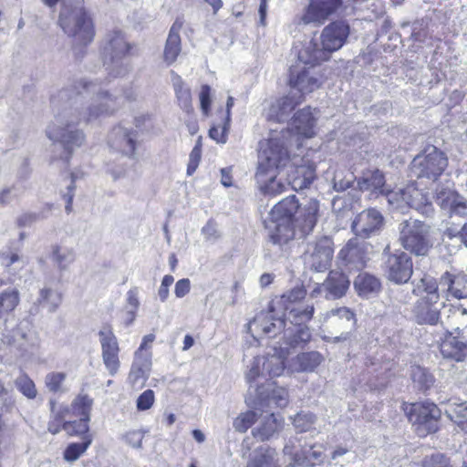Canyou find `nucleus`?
<instances>
[{
  "label": "nucleus",
  "instance_id": "f257e3e1",
  "mask_svg": "<svg viewBox=\"0 0 467 467\" xmlns=\"http://www.w3.org/2000/svg\"><path fill=\"white\" fill-rule=\"evenodd\" d=\"M76 88V94L68 97V104L47 130V136L54 141L53 158L65 162L85 141V134L77 126L81 121L89 123L112 114L119 97L104 89L102 83L97 81L81 80Z\"/></svg>",
  "mask_w": 467,
  "mask_h": 467
},
{
  "label": "nucleus",
  "instance_id": "f03ea898",
  "mask_svg": "<svg viewBox=\"0 0 467 467\" xmlns=\"http://www.w3.org/2000/svg\"><path fill=\"white\" fill-rule=\"evenodd\" d=\"M319 202L304 199L299 202L295 195L275 204L269 214L270 238L274 244H287L297 234L303 237L314 229L318 216Z\"/></svg>",
  "mask_w": 467,
  "mask_h": 467
},
{
  "label": "nucleus",
  "instance_id": "7ed1b4c3",
  "mask_svg": "<svg viewBox=\"0 0 467 467\" xmlns=\"http://www.w3.org/2000/svg\"><path fill=\"white\" fill-rule=\"evenodd\" d=\"M349 34L348 26L342 22H332L322 31L321 47L310 41L298 54V59L304 64H318L328 58V54L338 50L346 42Z\"/></svg>",
  "mask_w": 467,
  "mask_h": 467
},
{
  "label": "nucleus",
  "instance_id": "20e7f679",
  "mask_svg": "<svg viewBox=\"0 0 467 467\" xmlns=\"http://www.w3.org/2000/svg\"><path fill=\"white\" fill-rule=\"evenodd\" d=\"M288 136L290 131L283 130L271 135L267 140L260 142L255 178L262 182L265 174L276 172L290 162L287 150Z\"/></svg>",
  "mask_w": 467,
  "mask_h": 467
},
{
  "label": "nucleus",
  "instance_id": "39448f33",
  "mask_svg": "<svg viewBox=\"0 0 467 467\" xmlns=\"http://www.w3.org/2000/svg\"><path fill=\"white\" fill-rule=\"evenodd\" d=\"M58 24L63 31L79 45L86 46L94 37L92 19L80 0H77L74 5L63 0Z\"/></svg>",
  "mask_w": 467,
  "mask_h": 467
},
{
  "label": "nucleus",
  "instance_id": "423d86ee",
  "mask_svg": "<svg viewBox=\"0 0 467 467\" xmlns=\"http://www.w3.org/2000/svg\"><path fill=\"white\" fill-rule=\"evenodd\" d=\"M431 227L425 223L410 218L399 224V241L402 247L411 254L426 255L432 247L430 236Z\"/></svg>",
  "mask_w": 467,
  "mask_h": 467
},
{
  "label": "nucleus",
  "instance_id": "0eeeda50",
  "mask_svg": "<svg viewBox=\"0 0 467 467\" xmlns=\"http://www.w3.org/2000/svg\"><path fill=\"white\" fill-rule=\"evenodd\" d=\"M448 167L445 152L436 146L429 145L411 162V171L417 178L437 181Z\"/></svg>",
  "mask_w": 467,
  "mask_h": 467
},
{
  "label": "nucleus",
  "instance_id": "6e6552de",
  "mask_svg": "<svg viewBox=\"0 0 467 467\" xmlns=\"http://www.w3.org/2000/svg\"><path fill=\"white\" fill-rule=\"evenodd\" d=\"M286 355L287 353L283 348H275L273 353L254 358L246 373V379L250 384L249 390L253 388L252 383L258 379L275 378L283 375L285 369L287 368L285 365Z\"/></svg>",
  "mask_w": 467,
  "mask_h": 467
},
{
  "label": "nucleus",
  "instance_id": "1a4fd4ad",
  "mask_svg": "<svg viewBox=\"0 0 467 467\" xmlns=\"http://www.w3.org/2000/svg\"><path fill=\"white\" fill-rule=\"evenodd\" d=\"M154 340V334L144 336L139 348L134 353L128 376V382L133 389L142 388L150 377L152 365L151 348Z\"/></svg>",
  "mask_w": 467,
  "mask_h": 467
},
{
  "label": "nucleus",
  "instance_id": "9d476101",
  "mask_svg": "<svg viewBox=\"0 0 467 467\" xmlns=\"http://www.w3.org/2000/svg\"><path fill=\"white\" fill-rule=\"evenodd\" d=\"M406 413L419 436L424 437L438 430L441 410L434 403H413L406 410Z\"/></svg>",
  "mask_w": 467,
  "mask_h": 467
},
{
  "label": "nucleus",
  "instance_id": "9b49d317",
  "mask_svg": "<svg viewBox=\"0 0 467 467\" xmlns=\"http://www.w3.org/2000/svg\"><path fill=\"white\" fill-rule=\"evenodd\" d=\"M333 253L332 240L326 236L321 237L307 244L304 254V262L311 270L324 272L330 266Z\"/></svg>",
  "mask_w": 467,
  "mask_h": 467
},
{
  "label": "nucleus",
  "instance_id": "f8f14e48",
  "mask_svg": "<svg viewBox=\"0 0 467 467\" xmlns=\"http://www.w3.org/2000/svg\"><path fill=\"white\" fill-rule=\"evenodd\" d=\"M384 223L385 220L381 213L375 208H369L355 216L351 223V230L357 237L368 239L382 231Z\"/></svg>",
  "mask_w": 467,
  "mask_h": 467
},
{
  "label": "nucleus",
  "instance_id": "ddd939ff",
  "mask_svg": "<svg viewBox=\"0 0 467 467\" xmlns=\"http://www.w3.org/2000/svg\"><path fill=\"white\" fill-rule=\"evenodd\" d=\"M306 66L307 64H305ZM298 70L291 71L289 84L295 92L303 99L306 94L311 93L321 86L323 76L315 68L316 64H309Z\"/></svg>",
  "mask_w": 467,
  "mask_h": 467
},
{
  "label": "nucleus",
  "instance_id": "4468645a",
  "mask_svg": "<svg viewBox=\"0 0 467 467\" xmlns=\"http://www.w3.org/2000/svg\"><path fill=\"white\" fill-rule=\"evenodd\" d=\"M103 364L110 376H115L120 368L119 342L109 327L99 332Z\"/></svg>",
  "mask_w": 467,
  "mask_h": 467
},
{
  "label": "nucleus",
  "instance_id": "2eb2a0df",
  "mask_svg": "<svg viewBox=\"0 0 467 467\" xmlns=\"http://www.w3.org/2000/svg\"><path fill=\"white\" fill-rule=\"evenodd\" d=\"M413 273L412 262L405 252L389 254L385 261V274L389 280L396 284L407 283Z\"/></svg>",
  "mask_w": 467,
  "mask_h": 467
},
{
  "label": "nucleus",
  "instance_id": "dca6fc26",
  "mask_svg": "<svg viewBox=\"0 0 467 467\" xmlns=\"http://www.w3.org/2000/svg\"><path fill=\"white\" fill-rule=\"evenodd\" d=\"M274 308L269 306L267 312H260L248 324V330L253 337L257 339L264 336L275 337L285 327V320L281 317H275Z\"/></svg>",
  "mask_w": 467,
  "mask_h": 467
},
{
  "label": "nucleus",
  "instance_id": "f3484780",
  "mask_svg": "<svg viewBox=\"0 0 467 467\" xmlns=\"http://www.w3.org/2000/svg\"><path fill=\"white\" fill-rule=\"evenodd\" d=\"M350 281L342 272L330 271L322 284H317L311 292L312 297L324 294L327 299H338L344 296L349 287Z\"/></svg>",
  "mask_w": 467,
  "mask_h": 467
},
{
  "label": "nucleus",
  "instance_id": "a211bd4d",
  "mask_svg": "<svg viewBox=\"0 0 467 467\" xmlns=\"http://www.w3.org/2000/svg\"><path fill=\"white\" fill-rule=\"evenodd\" d=\"M342 6L341 0H310L301 16L304 24H324L332 15L337 13Z\"/></svg>",
  "mask_w": 467,
  "mask_h": 467
},
{
  "label": "nucleus",
  "instance_id": "6ab92c4d",
  "mask_svg": "<svg viewBox=\"0 0 467 467\" xmlns=\"http://www.w3.org/2000/svg\"><path fill=\"white\" fill-rule=\"evenodd\" d=\"M138 132L123 125L114 127L109 134V147L122 155L132 157L137 147Z\"/></svg>",
  "mask_w": 467,
  "mask_h": 467
},
{
  "label": "nucleus",
  "instance_id": "aec40b11",
  "mask_svg": "<svg viewBox=\"0 0 467 467\" xmlns=\"http://www.w3.org/2000/svg\"><path fill=\"white\" fill-rule=\"evenodd\" d=\"M297 441V438L290 439L283 449L285 455L291 456L292 462L290 464L314 466L323 462L322 446H318L319 450H317V445H313L308 448L304 446L299 452H294L295 444Z\"/></svg>",
  "mask_w": 467,
  "mask_h": 467
},
{
  "label": "nucleus",
  "instance_id": "412c9836",
  "mask_svg": "<svg viewBox=\"0 0 467 467\" xmlns=\"http://www.w3.org/2000/svg\"><path fill=\"white\" fill-rule=\"evenodd\" d=\"M444 303L439 300H428L419 298L412 307V316L419 325L435 326L441 318V309Z\"/></svg>",
  "mask_w": 467,
  "mask_h": 467
},
{
  "label": "nucleus",
  "instance_id": "4be33fe9",
  "mask_svg": "<svg viewBox=\"0 0 467 467\" xmlns=\"http://www.w3.org/2000/svg\"><path fill=\"white\" fill-rule=\"evenodd\" d=\"M301 164L293 162L287 173L288 184L295 190L307 188L316 178V166L308 160H302Z\"/></svg>",
  "mask_w": 467,
  "mask_h": 467
},
{
  "label": "nucleus",
  "instance_id": "5701e85b",
  "mask_svg": "<svg viewBox=\"0 0 467 467\" xmlns=\"http://www.w3.org/2000/svg\"><path fill=\"white\" fill-rule=\"evenodd\" d=\"M256 402L259 405H271L285 408L289 403V394L285 388L275 386L274 382H267L266 385L256 386Z\"/></svg>",
  "mask_w": 467,
  "mask_h": 467
},
{
  "label": "nucleus",
  "instance_id": "b1692460",
  "mask_svg": "<svg viewBox=\"0 0 467 467\" xmlns=\"http://www.w3.org/2000/svg\"><path fill=\"white\" fill-rule=\"evenodd\" d=\"M440 349L444 358L461 362L467 358V341L459 334L454 336L448 332L441 343Z\"/></svg>",
  "mask_w": 467,
  "mask_h": 467
},
{
  "label": "nucleus",
  "instance_id": "393cba45",
  "mask_svg": "<svg viewBox=\"0 0 467 467\" xmlns=\"http://www.w3.org/2000/svg\"><path fill=\"white\" fill-rule=\"evenodd\" d=\"M130 50V46L120 31H113L106 36L103 47V55L106 59H109L112 64L119 65Z\"/></svg>",
  "mask_w": 467,
  "mask_h": 467
},
{
  "label": "nucleus",
  "instance_id": "a878e982",
  "mask_svg": "<svg viewBox=\"0 0 467 467\" xmlns=\"http://www.w3.org/2000/svg\"><path fill=\"white\" fill-rule=\"evenodd\" d=\"M440 285L445 288L448 296L467 298V275L462 272H445L440 277Z\"/></svg>",
  "mask_w": 467,
  "mask_h": 467
},
{
  "label": "nucleus",
  "instance_id": "bb28decb",
  "mask_svg": "<svg viewBox=\"0 0 467 467\" xmlns=\"http://www.w3.org/2000/svg\"><path fill=\"white\" fill-rule=\"evenodd\" d=\"M283 419L275 413L262 418L259 424L252 430V435L259 441H265L273 438L283 428Z\"/></svg>",
  "mask_w": 467,
  "mask_h": 467
},
{
  "label": "nucleus",
  "instance_id": "cd10ccee",
  "mask_svg": "<svg viewBox=\"0 0 467 467\" xmlns=\"http://www.w3.org/2000/svg\"><path fill=\"white\" fill-rule=\"evenodd\" d=\"M323 360V356L317 351L303 352L289 361L287 371L291 373L312 372Z\"/></svg>",
  "mask_w": 467,
  "mask_h": 467
},
{
  "label": "nucleus",
  "instance_id": "c85d7f7f",
  "mask_svg": "<svg viewBox=\"0 0 467 467\" xmlns=\"http://www.w3.org/2000/svg\"><path fill=\"white\" fill-rule=\"evenodd\" d=\"M339 256L347 265L355 268L365 266L366 252L364 244H360L357 238L350 239L346 246L341 249Z\"/></svg>",
  "mask_w": 467,
  "mask_h": 467
},
{
  "label": "nucleus",
  "instance_id": "c756f323",
  "mask_svg": "<svg viewBox=\"0 0 467 467\" xmlns=\"http://www.w3.org/2000/svg\"><path fill=\"white\" fill-rule=\"evenodd\" d=\"M303 99L291 89L290 93L276 100L271 106L269 118L280 122L284 121L295 107L302 102Z\"/></svg>",
  "mask_w": 467,
  "mask_h": 467
},
{
  "label": "nucleus",
  "instance_id": "7c9ffc66",
  "mask_svg": "<svg viewBox=\"0 0 467 467\" xmlns=\"http://www.w3.org/2000/svg\"><path fill=\"white\" fill-rule=\"evenodd\" d=\"M182 27V22L176 20L170 29L163 52L164 61L168 65L172 64L181 53L182 47L179 32Z\"/></svg>",
  "mask_w": 467,
  "mask_h": 467
},
{
  "label": "nucleus",
  "instance_id": "2f4dec72",
  "mask_svg": "<svg viewBox=\"0 0 467 467\" xmlns=\"http://www.w3.org/2000/svg\"><path fill=\"white\" fill-rule=\"evenodd\" d=\"M358 186L360 191H370L385 193V177L382 171L378 169L367 170L358 180Z\"/></svg>",
  "mask_w": 467,
  "mask_h": 467
},
{
  "label": "nucleus",
  "instance_id": "473e14b6",
  "mask_svg": "<svg viewBox=\"0 0 467 467\" xmlns=\"http://www.w3.org/2000/svg\"><path fill=\"white\" fill-rule=\"evenodd\" d=\"M316 119L310 108H305L294 117L292 127L296 132L306 138H311L315 135Z\"/></svg>",
  "mask_w": 467,
  "mask_h": 467
},
{
  "label": "nucleus",
  "instance_id": "72a5a7b5",
  "mask_svg": "<svg viewBox=\"0 0 467 467\" xmlns=\"http://www.w3.org/2000/svg\"><path fill=\"white\" fill-rule=\"evenodd\" d=\"M50 259L60 272L67 270L76 259V252L72 247L64 244H53L50 250Z\"/></svg>",
  "mask_w": 467,
  "mask_h": 467
},
{
  "label": "nucleus",
  "instance_id": "f704fd0d",
  "mask_svg": "<svg viewBox=\"0 0 467 467\" xmlns=\"http://www.w3.org/2000/svg\"><path fill=\"white\" fill-rule=\"evenodd\" d=\"M171 82L180 108L186 113L193 111L191 89L178 74L171 72Z\"/></svg>",
  "mask_w": 467,
  "mask_h": 467
},
{
  "label": "nucleus",
  "instance_id": "c9c22d12",
  "mask_svg": "<svg viewBox=\"0 0 467 467\" xmlns=\"http://www.w3.org/2000/svg\"><path fill=\"white\" fill-rule=\"evenodd\" d=\"M246 467H278L276 451L268 446L259 447L254 451Z\"/></svg>",
  "mask_w": 467,
  "mask_h": 467
},
{
  "label": "nucleus",
  "instance_id": "e433bc0d",
  "mask_svg": "<svg viewBox=\"0 0 467 467\" xmlns=\"http://www.w3.org/2000/svg\"><path fill=\"white\" fill-rule=\"evenodd\" d=\"M446 416L467 433V403L456 399L449 400L445 408Z\"/></svg>",
  "mask_w": 467,
  "mask_h": 467
},
{
  "label": "nucleus",
  "instance_id": "4c0bfd02",
  "mask_svg": "<svg viewBox=\"0 0 467 467\" xmlns=\"http://www.w3.org/2000/svg\"><path fill=\"white\" fill-rule=\"evenodd\" d=\"M354 287L361 296H368L379 292L381 288L380 281L368 273L359 274L355 281Z\"/></svg>",
  "mask_w": 467,
  "mask_h": 467
},
{
  "label": "nucleus",
  "instance_id": "58836bf2",
  "mask_svg": "<svg viewBox=\"0 0 467 467\" xmlns=\"http://www.w3.org/2000/svg\"><path fill=\"white\" fill-rule=\"evenodd\" d=\"M406 189L407 209L413 208L421 213L431 212V204L429 202L428 197L421 191L412 185L406 187Z\"/></svg>",
  "mask_w": 467,
  "mask_h": 467
},
{
  "label": "nucleus",
  "instance_id": "ea45409f",
  "mask_svg": "<svg viewBox=\"0 0 467 467\" xmlns=\"http://www.w3.org/2000/svg\"><path fill=\"white\" fill-rule=\"evenodd\" d=\"M412 293L419 298L440 301L439 285L431 276L422 277L413 288Z\"/></svg>",
  "mask_w": 467,
  "mask_h": 467
},
{
  "label": "nucleus",
  "instance_id": "a19ab883",
  "mask_svg": "<svg viewBox=\"0 0 467 467\" xmlns=\"http://www.w3.org/2000/svg\"><path fill=\"white\" fill-rule=\"evenodd\" d=\"M264 180L261 182L258 178H255L259 189L265 194L268 195H277L285 192L287 187L290 185L287 182H283L281 180L276 179V172L265 174L263 176Z\"/></svg>",
  "mask_w": 467,
  "mask_h": 467
},
{
  "label": "nucleus",
  "instance_id": "79ce46f5",
  "mask_svg": "<svg viewBox=\"0 0 467 467\" xmlns=\"http://www.w3.org/2000/svg\"><path fill=\"white\" fill-rule=\"evenodd\" d=\"M20 302V294L16 288H7L0 293V320L13 312Z\"/></svg>",
  "mask_w": 467,
  "mask_h": 467
},
{
  "label": "nucleus",
  "instance_id": "37998d69",
  "mask_svg": "<svg viewBox=\"0 0 467 467\" xmlns=\"http://www.w3.org/2000/svg\"><path fill=\"white\" fill-rule=\"evenodd\" d=\"M62 302L61 295L49 287L40 289L36 303L47 307L49 312H55Z\"/></svg>",
  "mask_w": 467,
  "mask_h": 467
},
{
  "label": "nucleus",
  "instance_id": "c03bdc74",
  "mask_svg": "<svg viewBox=\"0 0 467 467\" xmlns=\"http://www.w3.org/2000/svg\"><path fill=\"white\" fill-rule=\"evenodd\" d=\"M93 405V400L88 395L80 393L78 394L71 403V411L74 416L90 420V411Z\"/></svg>",
  "mask_w": 467,
  "mask_h": 467
},
{
  "label": "nucleus",
  "instance_id": "a18cd8bd",
  "mask_svg": "<svg viewBox=\"0 0 467 467\" xmlns=\"http://www.w3.org/2000/svg\"><path fill=\"white\" fill-rule=\"evenodd\" d=\"M410 377L420 390H427L434 383L433 376L426 368L419 365L411 366Z\"/></svg>",
  "mask_w": 467,
  "mask_h": 467
},
{
  "label": "nucleus",
  "instance_id": "49530a36",
  "mask_svg": "<svg viewBox=\"0 0 467 467\" xmlns=\"http://www.w3.org/2000/svg\"><path fill=\"white\" fill-rule=\"evenodd\" d=\"M313 314V306H296L288 310L287 318L292 324L301 325L309 321L312 318Z\"/></svg>",
  "mask_w": 467,
  "mask_h": 467
},
{
  "label": "nucleus",
  "instance_id": "de8ad7c7",
  "mask_svg": "<svg viewBox=\"0 0 467 467\" xmlns=\"http://www.w3.org/2000/svg\"><path fill=\"white\" fill-rule=\"evenodd\" d=\"M49 404L53 420L48 423V431L52 434H57L60 431L62 420L69 413V408L60 406L57 409V403L52 400L49 401Z\"/></svg>",
  "mask_w": 467,
  "mask_h": 467
},
{
  "label": "nucleus",
  "instance_id": "09e8293b",
  "mask_svg": "<svg viewBox=\"0 0 467 467\" xmlns=\"http://www.w3.org/2000/svg\"><path fill=\"white\" fill-rule=\"evenodd\" d=\"M388 202L393 209L405 213L407 210V189H400L398 191L386 190L385 193Z\"/></svg>",
  "mask_w": 467,
  "mask_h": 467
},
{
  "label": "nucleus",
  "instance_id": "8fccbe9b",
  "mask_svg": "<svg viewBox=\"0 0 467 467\" xmlns=\"http://www.w3.org/2000/svg\"><path fill=\"white\" fill-rule=\"evenodd\" d=\"M90 443V439H86L82 442L70 443L64 451V460L68 462L77 461L87 451Z\"/></svg>",
  "mask_w": 467,
  "mask_h": 467
},
{
  "label": "nucleus",
  "instance_id": "3c124183",
  "mask_svg": "<svg viewBox=\"0 0 467 467\" xmlns=\"http://www.w3.org/2000/svg\"><path fill=\"white\" fill-rule=\"evenodd\" d=\"M257 419V414L253 410H247L239 414L234 420V428L236 431L245 432Z\"/></svg>",
  "mask_w": 467,
  "mask_h": 467
},
{
  "label": "nucleus",
  "instance_id": "603ef678",
  "mask_svg": "<svg viewBox=\"0 0 467 467\" xmlns=\"http://www.w3.org/2000/svg\"><path fill=\"white\" fill-rule=\"evenodd\" d=\"M67 378L65 372H49L45 377V385L50 392H62V385Z\"/></svg>",
  "mask_w": 467,
  "mask_h": 467
},
{
  "label": "nucleus",
  "instance_id": "864d4df0",
  "mask_svg": "<svg viewBox=\"0 0 467 467\" xmlns=\"http://www.w3.org/2000/svg\"><path fill=\"white\" fill-rule=\"evenodd\" d=\"M16 388L28 399H35L37 391L34 381L26 374L19 376L16 380Z\"/></svg>",
  "mask_w": 467,
  "mask_h": 467
},
{
  "label": "nucleus",
  "instance_id": "5fc2aeb1",
  "mask_svg": "<svg viewBox=\"0 0 467 467\" xmlns=\"http://www.w3.org/2000/svg\"><path fill=\"white\" fill-rule=\"evenodd\" d=\"M230 123L223 119V122L217 126H213L209 130V137L215 140L217 143L224 144L227 141V136L230 130Z\"/></svg>",
  "mask_w": 467,
  "mask_h": 467
},
{
  "label": "nucleus",
  "instance_id": "6e6d98bb",
  "mask_svg": "<svg viewBox=\"0 0 467 467\" xmlns=\"http://www.w3.org/2000/svg\"><path fill=\"white\" fill-rule=\"evenodd\" d=\"M337 317L345 322L348 326L353 327L356 323L355 314L348 307L342 306L333 308L326 314V318Z\"/></svg>",
  "mask_w": 467,
  "mask_h": 467
},
{
  "label": "nucleus",
  "instance_id": "4d7b16f0",
  "mask_svg": "<svg viewBox=\"0 0 467 467\" xmlns=\"http://www.w3.org/2000/svg\"><path fill=\"white\" fill-rule=\"evenodd\" d=\"M316 416L313 413H297L293 419V424L297 431L305 432L311 429L316 421Z\"/></svg>",
  "mask_w": 467,
  "mask_h": 467
},
{
  "label": "nucleus",
  "instance_id": "13d9d810",
  "mask_svg": "<svg viewBox=\"0 0 467 467\" xmlns=\"http://www.w3.org/2000/svg\"><path fill=\"white\" fill-rule=\"evenodd\" d=\"M355 181V176L351 172L344 174L343 171H336L333 178V187L337 192H343L348 189Z\"/></svg>",
  "mask_w": 467,
  "mask_h": 467
},
{
  "label": "nucleus",
  "instance_id": "bf43d9fd",
  "mask_svg": "<svg viewBox=\"0 0 467 467\" xmlns=\"http://www.w3.org/2000/svg\"><path fill=\"white\" fill-rule=\"evenodd\" d=\"M138 294H139V291H138L137 287H133V288L130 289L127 293V303L130 308L127 312V314H128L127 325H130L136 318V312L140 306Z\"/></svg>",
  "mask_w": 467,
  "mask_h": 467
},
{
  "label": "nucleus",
  "instance_id": "052dcab7",
  "mask_svg": "<svg viewBox=\"0 0 467 467\" xmlns=\"http://www.w3.org/2000/svg\"><path fill=\"white\" fill-rule=\"evenodd\" d=\"M423 467H450V459L443 453L436 452L424 457L422 460Z\"/></svg>",
  "mask_w": 467,
  "mask_h": 467
},
{
  "label": "nucleus",
  "instance_id": "680f3d73",
  "mask_svg": "<svg viewBox=\"0 0 467 467\" xmlns=\"http://www.w3.org/2000/svg\"><path fill=\"white\" fill-rule=\"evenodd\" d=\"M155 395L153 390L147 389L143 391L137 399L136 407L138 410H147L150 409L154 403Z\"/></svg>",
  "mask_w": 467,
  "mask_h": 467
},
{
  "label": "nucleus",
  "instance_id": "e2e57ef3",
  "mask_svg": "<svg viewBox=\"0 0 467 467\" xmlns=\"http://www.w3.org/2000/svg\"><path fill=\"white\" fill-rule=\"evenodd\" d=\"M88 421L89 420L80 418L79 420L72 422H65L63 428L69 431L72 428L75 434H85L88 431Z\"/></svg>",
  "mask_w": 467,
  "mask_h": 467
},
{
  "label": "nucleus",
  "instance_id": "0e129e2a",
  "mask_svg": "<svg viewBox=\"0 0 467 467\" xmlns=\"http://www.w3.org/2000/svg\"><path fill=\"white\" fill-rule=\"evenodd\" d=\"M202 234L207 241H215L221 236L217 223L213 220H209L206 223L202 228Z\"/></svg>",
  "mask_w": 467,
  "mask_h": 467
},
{
  "label": "nucleus",
  "instance_id": "69168bd1",
  "mask_svg": "<svg viewBox=\"0 0 467 467\" xmlns=\"http://www.w3.org/2000/svg\"><path fill=\"white\" fill-rule=\"evenodd\" d=\"M145 431H130L124 436L125 441L133 448L140 449L142 445Z\"/></svg>",
  "mask_w": 467,
  "mask_h": 467
},
{
  "label": "nucleus",
  "instance_id": "338daca9",
  "mask_svg": "<svg viewBox=\"0 0 467 467\" xmlns=\"http://www.w3.org/2000/svg\"><path fill=\"white\" fill-rule=\"evenodd\" d=\"M47 217V214L45 212H41L40 213H24L17 218V224L21 227L30 226L35 223L39 219H45Z\"/></svg>",
  "mask_w": 467,
  "mask_h": 467
},
{
  "label": "nucleus",
  "instance_id": "774afa93",
  "mask_svg": "<svg viewBox=\"0 0 467 467\" xmlns=\"http://www.w3.org/2000/svg\"><path fill=\"white\" fill-rule=\"evenodd\" d=\"M311 338V333L307 327H301L296 330L293 337L289 341L292 347L299 346L300 344L307 343Z\"/></svg>",
  "mask_w": 467,
  "mask_h": 467
}]
</instances>
